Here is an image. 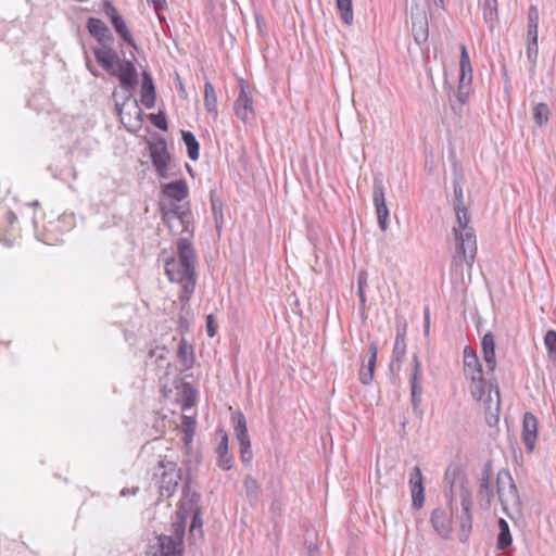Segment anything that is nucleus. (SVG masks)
Here are the masks:
<instances>
[{"instance_id": "nucleus-1", "label": "nucleus", "mask_w": 556, "mask_h": 556, "mask_svg": "<svg viewBox=\"0 0 556 556\" xmlns=\"http://www.w3.org/2000/svg\"><path fill=\"white\" fill-rule=\"evenodd\" d=\"M444 495L451 513L435 508L431 514V523L434 530L446 539L452 533V518L455 516L460 526L462 539L466 540L472 527V496L466 475L456 466H448L445 470Z\"/></svg>"}, {"instance_id": "nucleus-2", "label": "nucleus", "mask_w": 556, "mask_h": 556, "mask_svg": "<svg viewBox=\"0 0 556 556\" xmlns=\"http://www.w3.org/2000/svg\"><path fill=\"white\" fill-rule=\"evenodd\" d=\"M94 56L99 65L111 76L119 80L121 87L126 91L123 103L115 101V111L119 117L121 123L127 128L131 129L132 121L131 113L125 112V109L130 105L136 116L135 127H139L141 123V110L136 99H132V90L138 85V73L131 61L121 60L117 52L112 48L104 46L93 50Z\"/></svg>"}, {"instance_id": "nucleus-3", "label": "nucleus", "mask_w": 556, "mask_h": 556, "mask_svg": "<svg viewBox=\"0 0 556 556\" xmlns=\"http://www.w3.org/2000/svg\"><path fill=\"white\" fill-rule=\"evenodd\" d=\"M454 210L456 222L453 226L455 252L452 257V270L463 273L464 265L471 271L477 255V238L475 229L469 225V216L464 204L463 187L454 182Z\"/></svg>"}, {"instance_id": "nucleus-4", "label": "nucleus", "mask_w": 556, "mask_h": 556, "mask_svg": "<svg viewBox=\"0 0 556 556\" xmlns=\"http://www.w3.org/2000/svg\"><path fill=\"white\" fill-rule=\"evenodd\" d=\"M198 263L197 252L188 238H179L176 242V256L165 262V274L169 281L181 287L179 300L187 303L195 289Z\"/></svg>"}, {"instance_id": "nucleus-5", "label": "nucleus", "mask_w": 556, "mask_h": 556, "mask_svg": "<svg viewBox=\"0 0 556 556\" xmlns=\"http://www.w3.org/2000/svg\"><path fill=\"white\" fill-rule=\"evenodd\" d=\"M154 478L159 485L160 496L168 498L175 493L181 481V470L175 462L162 459L154 471Z\"/></svg>"}, {"instance_id": "nucleus-6", "label": "nucleus", "mask_w": 556, "mask_h": 556, "mask_svg": "<svg viewBox=\"0 0 556 556\" xmlns=\"http://www.w3.org/2000/svg\"><path fill=\"white\" fill-rule=\"evenodd\" d=\"M496 494L504 513L519 511L521 502L517 486L507 470H500L496 476Z\"/></svg>"}, {"instance_id": "nucleus-7", "label": "nucleus", "mask_w": 556, "mask_h": 556, "mask_svg": "<svg viewBox=\"0 0 556 556\" xmlns=\"http://www.w3.org/2000/svg\"><path fill=\"white\" fill-rule=\"evenodd\" d=\"M472 81V67L469 54L465 45L460 46V60H459V79L456 92V99L459 105H464L470 93V86Z\"/></svg>"}, {"instance_id": "nucleus-8", "label": "nucleus", "mask_w": 556, "mask_h": 556, "mask_svg": "<svg viewBox=\"0 0 556 556\" xmlns=\"http://www.w3.org/2000/svg\"><path fill=\"white\" fill-rule=\"evenodd\" d=\"M164 222L167 223L172 231L180 227L179 233L193 235L192 213L180 205H174L168 212L163 214Z\"/></svg>"}, {"instance_id": "nucleus-9", "label": "nucleus", "mask_w": 556, "mask_h": 556, "mask_svg": "<svg viewBox=\"0 0 556 556\" xmlns=\"http://www.w3.org/2000/svg\"><path fill=\"white\" fill-rule=\"evenodd\" d=\"M184 530L176 531V536L160 535L156 546H152L150 556H181Z\"/></svg>"}, {"instance_id": "nucleus-10", "label": "nucleus", "mask_w": 556, "mask_h": 556, "mask_svg": "<svg viewBox=\"0 0 556 556\" xmlns=\"http://www.w3.org/2000/svg\"><path fill=\"white\" fill-rule=\"evenodd\" d=\"M372 202L375 205L378 225L381 231H386L389 227L390 212L386 203L384 187L381 179L374 180Z\"/></svg>"}, {"instance_id": "nucleus-11", "label": "nucleus", "mask_w": 556, "mask_h": 556, "mask_svg": "<svg viewBox=\"0 0 556 556\" xmlns=\"http://www.w3.org/2000/svg\"><path fill=\"white\" fill-rule=\"evenodd\" d=\"M149 151L152 164L161 178H167V166L170 160L165 140L161 139L157 142L149 144Z\"/></svg>"}, {"instance_id": "nucleus-12", "label": "nucleus", "mask_w": 556, "mask_h": 556, "mask_svg": "<svg viewBox=\"0 0 556 556\" xmlns=\"http://www.w3.org/2000/svg\"><path fill=\"white\" fill-rule=\"evenodd\" d=\"M240 93L233 103V110L239 119L247 123L254 114L253 99L249 91V86L243 79H240Z\"/></svg>"}, {"instance_id": "nucleus-13", "label": "nucleus", "mask_w": 556, "mask_h": 556, "mask_svg": "<svg viewBox=\"0 0 556 556\" xmlns=\"http://www.w3.org/2000/svg\"><path fill=\"white\" fill-rule=\"evenodd\" d=\"M408 485L412 493V506L419 509L425 503V488L421 470L418 466H415L410 473Z\"/></svg>"}, {"instance_id": "nucleus-14", "label": "nucleus", "mask_w": 556, "mask_h": 556, "mask_svg": "<svg viewBox=\"0 0 556 556\" xmlns=\"http://www.w3.org/2000/svg\"><path fill=\"white\" fill-rule=\"evenodd\" d=\"M538 419L532 414L527 412L522 419V442L527 448V452H533L538 438Z\"/></svg>"}, {"instance_id": "nucleus-15", "label": "nucleus", "mask_w": 556, "mask_h": 556, "mask_svg": "<svg viewBox=\"0 0 556 556\" xmlns=\"http://www.w3.org/2000/svg\"><path fill=\"white\" fill-rule=\"evenodd\" d=\"M420 377H421V363L418 356L415 354L413 356V372L410 375V395H412V405L413 409L416 412L421 403V393L422 389L420 386Z\"/></svg>"}, {"instance_id": "nucleus-16", "label": "nucleus", "mask_w": 556, "mask_h": 556, "mask_svg": "<svg viewBox=\"0 0 556 556\" xmlns=\"http://www.w3.org/2000/svg\"><path fill=\"white\" fill-rule=\"evenodd\" d=\"M106 14L110 16L111 24L116 34L128 45L136 47L135 39L129 31L124 18L119 15L116 8L108 3Z\"/></svg>"}, {"instance_id": "nucleus-17", "label": "nucleus", "mask_w": 556, "mask_h": 556, "mask_svg": "<svg viewBox=\"0 0 556 556\" xmlns=\"http://www.w3.org/2000/svg\"><path fill=\"white\" fill-rule=\"evenodd\" d=\"M477 498L478 504L483 509H489L494 500V490L488 467L483 470L482 477L479 480Z\"/></svg>"}, {"instance_id": "nucleus-18", "label": "nucleus", "mask_w": 556, "mask_h": 556, "mask_svg": "<svg viewBox=\"0 0 556 556\" xmlns=\"http://www.w3.org/2000/svg\"><path fill=\"white\" fill-rule=\"evenodd\" d=\"M219 442L216 447V464L223 470H230L232 468V455L229 453L228 435L225 430L217 431Z\"/></svg>"}, {"instance_id": "nucleus-19", "label": "nucleus", "mask_w": 556, "mask_h": 556, "mask_svg": "<svg viewBox=\"0 0 556 556\" xmlns=\"http://www.w3.org/2000/svg\"><path fill=\"white\" fill-rule=\"evenodd\" d=\"M464 358V374L466 379H475L476 377H482V365L478 358L475 350L470 346H465L463 351Z\"/></svg>"}, {"instance_id": "nucleus-20", "label": "nucleus", "mask_w": 556, "mask_h": 556, "mask_svg": "<svg viewBox=\"0 0 556 556\" xmlns=\"http://www.w3.org/2000/svg\"><path fill=\"white\" fill-rule=\"evenodd\" d=\"M87 28L90 35L103 45L102 47L106 46L105 43L113 41V36L109 27L100 18L89 17Z\"/></svg>"}, {"instance_id": "nucleus-21", "label": "nucleus", "mask_w": 556, "mask_h": 556, "mask_svg": "<svg viewBox=\"0 0 556 556\" xmlns=\"http://www.w3.org/2000/svg\"><path fill=\"white\" fill-rule=\"evenodd\" d=\"M162 192L165 197L175 202H181L189 194V189L186 180L180 179L164 184L162 186Z\"/></svg>"}, {"instance_id": "nucleus-22", "label": "nucleus", "mask_w": 556, "mask_h": 556, "mask_svg": "<svg viewBox=\"0 0 556 556\" xmlns=\"http://www.w3.org/2000/svg\"><path fill=\"white\" fill-rule=\"evenodd\" d=\"M377 362V344L370 342L368 345V361L359 369V381L363 384H369L374 378V371Z\"/></svg>"}, {"instance_id": "nucleus-23", "label": "nucleus", "mask_w": 556, "mask_h": 556, "mask_svg": "<svg viewBox=\"0 0 556 556\" xmlns=\"http://www.w3.org/2000/svg\"><path fill=\"white\" fill-rule=\"evenodd\" d=\"M483 359L490 371L496 368L495 340L492 332H486L481 340Z\"/></svg>"}, {"instance_id": "nucleus-24", "label": "nucleus", "mask_w": 556, "mask_h": 556, "mask_svg": "<svg viewBox=\"0 0 556 556\" xmlns=\"http://www.w3.org/2000/svg\"><path fill=\"white\" fill-rule=\"evenodd\" d=\"M141 103L147 109H152L155 104V88L152 77L148 73H143L142 86H141Z\"/></svg>"}, {"instance_id": "nucleus-25", "label": "nucleus", "mask_w": 556, "mask_h": 556, "mask_svg": "<svg viewBox=\"0 0 556 556\" xmlns=\"http://www.w3.org/2000/svg\"><path fill=\"white\" fill-rule=\"evenodd\" d=\"M482 12L485 24L493 30L498 20L497 0H483Z\"/></svg>"}, {"instance_id": "nucleus-26", "label": "nucleus", "mask_w": 556, "mask_h": 556, "mask_svg": "<svg viewBox=\"0 0 556 556\" xmlns=\"http://www.w3.org/2000/svg\"><path fill=\"white\" fill-rule=\"evenodd\" d=\"M204 105L206 112L212 115L214 118L217 117V96L213 85L210 81H205L204 84Z\"/></svg>"}, {"instance_id": "nucleus-27", "label": "nucleus", "mask_w": 556, "mask_h": 556, "mask_svg": "<svg viewBox=\"0 0 556 556\" xmlns=\"http://www.w3.org/2000/svg\"><path fill=\"white\" fill-rule=\"evenodd\" d=\"M181 137L187 147L189 159H191L192 161H197L200 155V144L195 136L191 131L181 130Z\"/></svg>"}, {"instance_id": "nucleus-28", "label": "nucleus", "mask_w": 556, "mask_h": 556, "mask_svg": "<svg viewBox=\"0 0 556 556\" xmlns=\"http://www.w3.org/2000/svg\"><path fill=\"white\" fill-rule=\"evenodd\" d=\"M526 54H527V59L530 63L529 72L532 76H534L535 71H536L538 58H539L538 38H527Z\"/></svg>"}, {"instance_id": "nucleus-29", "label": "nucleus", "mask_w": 556, "mask_h": 556, "mask_svg": "<svg viewBox=\"0 0 556 556\" xmlns=\"http://www.w3.org/2000/svg\"><path fill=\"white\" fill-rule=\"evenodd\" d=\"M177 354L186 369L192 367L194 362L193 349L185 339L179 341Z\"/></svg>"}, {"instance_id": "nucleus-30", "label": "nucleus", "mask_w": 556, "mask_h": 556, "mask_svg": "<svg viewBox=\"0 0 556 556\" xmlns=\"http://www.w3.org/2000/svg\"><path fill=\"white\" fill-rule=\"evenodd\" d=\"M539 10L531 5L528 11L527 38H538L539 36Z\"/></svg>"}, {"instance_id": "nucleus-31", "label": "nucleus", "mask_w": 556, "mask_h": 556, "mask_svg": "<svg viewBox=\"0 0 556 556\" xmlns=\"http://www.w3.org/2000/svg\"><path fill=\"white\" fill-rule=\"evenodd\" d=\"M498 530L497 548L505 549L511 544L513 538L509 531V526L503 518L498 520Z\"/></svg>"}, {"instance_id": "nucleus-32", "label": "nucleus", "mask_w": 556, "mask_h": 556, "mask_svg": "<svg viewBox=\"0 0 556 556\" xmlns=\"http://www.w3.org/2000/svg\"><path fill=\"white\" fill-rule=\"evenodd\" d=\"M336 4L342 22L352 25L354 20L352 0H337Z\"/></svg>"}, {"instance_id": "nucleus-33", "label": "nucleus", "mask_w": 556, "mask_h": 556, "mask_svg": "<svg viewBox=\"0 0 556 556\" xmlns=\"http://www.w3.org/2000/svg\"><path fill=\"white\" fill-rule=\"evenodd\" d=\"M532 117L536 125L542 126L548 122L549 109L546 103L540 102L533 106Z\"/></svg>"}, {"instance_id": "nucleus-34", "label": "nucleus", "mask_w": 556, "mask_h": 556, "mask_svg": "<svg viewBox=\"0 0 556 556\" xmlns=\"http://www.w3.org/2000/svg\"><path fill=\"white\" fill-rule=\"evenodd\" d=\"M470 381L469 391L471 396L476 401H481L485 395V382L482 377H476L475 379H468Z\"/></svg>"}, {"instance_id": "nucleus-35", "label": "nucleus", "mask_w": 556, "mask_h": 556, "mask_svg": "<svg viewBox=\"0 0 556 556\" xmlns=\"http://www.w3.org/2000/svg\"><path fill=\"white\" fill-rule=\"evenodd\" d=\"M211 206H212V213H213V216L215 219L216 228L219 229L222 227V224L224 220L223 202L214 192H211Z\"/></svg>"}, {"instance_id": "nucleus-36", "label": "nucleus", "mask_w": 556, "mask_h": 556, "mask_svg": "<svg viewBox=\"0 0 556 556\" xmlns=\"http://www.w3.org/2000/svg\"><path fill=\"white\" fill-rule=\"evenodd\" d=\"M544 343L548 352L549 361L556 367V331L548 330L544 336Z\"/></svg>"}, {"instance_id": "nucleus-37", "label": "nucleus", "mask_w": 556, "mask_h": 556, "mask_svg": "<svg viewBox=\"0 0 556 556\" xmlns=\"http://www.w3.org/2000/svg\"><path fill=\"white\" fill-rule=\"evenodd\" d=\"M181 427L184 430V441L188 445L193 440L194 429H195V420L190 416H182Z\"/></svg>"}, {"instance_id": "nucleus-38", "label": "nucleus", "mask_w": 556, "mask_h": 556, "mask_svg": "<svg viewBox=\"0 0 556 556\" xmlns=\"http://www.w3.org/2000/svg\"><path fill=\"white\" fill-rule=\"evenodd\" d=\"M235 434L239 442L250 441L247 421L242 414L238 415L237 424L235 426Z\"/></svg>"}, {"instance_id": "nucleus-39", "label": "nucleus", "mask_w": 556, "mask_h": 556, "mask_svg": "<svg viewBox=\"0 0 556 556\" xmlns=\"http://www.w3.org/2000/svg\"><path fill=\"white\" fill-rule=\"evenodd\" d=\"M182 409H189L195 404V391L189 383H184Z\"/></svg>"}, {"instance_id": "nucleus-40", "label": "nucleus", "mask_w": 556, "mask_h": 556, "mask_svg": "<svg viewBox=\"0 0 556 556\" xmlns=\"http://www.w3.org/2000/svg\"><path fill=\"white\" fill-rule=\"evenodd\" d=\"M243 484H244V489L247 492V496L250 500H256L258 496V485H257L256 480L254 478H252L251 476H248V477H245Z\"/></svg>"}, {"instance_id": "nucleus-41", "label": "nucleus", "mask_w": 556, "mask_h": 556, "mask_svg": "<svg viewBox=\"0 0 556 556\" xmlns=\"http://www.w3.org/2000/svg\"><path fill=\"white\" fill-rule=\"evenodd\" d=\"M240 458L243 464H250L252 460L251 441L239 442Z\"/></svg>"}, {"instance_id": "nucleus-42", "label": "nucleus", "mask_w": 556, "mask_h": 556, "mask_svg": "<svg viewBox=\"0 0 556 556\" xmlns=\"http://www.w3.org/2000/svg\"><path fill=\"white\" fill-rule=\"evenodd\" d=\"M149 118L151 121V123L159 129L163 130V131H166L168 126H167V119H166V116L164 113L162 112H159L157 114H150L149 115Z\"/></svg>"}, {"instance_id": "nucleus-43", "label": "nucleus", "mask_w": 556, "mask_h": 556, "mask_svg": "<svg viewBox=\"0 0 556 556\" xmlns=\"http://www.w3.org/2000/svg\"><path fill=\"white\" fill-rule=\"evenodd\" d=\"M406 345L405 343L402 344V342H399V340H395L393 353H392V366L394 363H401L402 357L405 355Z\"/></svg>"}, {"instance_id": "nucleus-44", "label": "nucleus", "mask_w": 556, "mask_h": 556, "mask_svg": "<svg viewBox=\"0 0 556 556\" xmlns=\"http://www.w3.org/2000/svg\"><path fill=\"white\" fill-rule=\"evenodd\" d=\"M217 332V327L215 324L214 316L212 314L206 316V333L210 338L215 337Z\"/></svg>"}, {"instance_id": "nucleus-45", "label": "nucleus", "mask_w": 556, "mask_h": 556, "mask_svg": "<svg viewBox=\"0 0 556 556\" xmlns=\"http://www.w3.org/2000/svg\"><path fill=\"white\" fill-rule=\"evenodd\" d=\"M430 333V309L428 306L424 309V334L428 337Z\"/></svg>"}, {"instance_id": "nucleus-46", "label": "nucleus", "mask_w": 556, "mask_h": 556, "mask_svg": "<svg viewBox=\"0 0 556 556\" xmlns=\"http://www.w3.org/2000/svg\"><path fill=\"white\" fill-rule=\"evenodd\" d=\"M200 529L202 528V518H201V514L199 510L194 511L193 516H192V521H191V526H190V531H194V529Z\"/></svg>"}, {"instance_id": "nucleus-47", "label": "nucleus", "mask_w": 556, "mask_h": 556, "mask_svg": "<svg viewBox=\"0 0 556 556\" xmlns=\"http://www.w3.org/2000/svg\"><path fill=\"white\" fill-rule=\"evenodd\" d=\"M148 3H151L155 11L163 10L166 7V0H147Z\"/></svg>"}, {"instance_id": "nucleus-48", "label": "nucleus", "mask_w": 556, "mask_h": 556, "mask_svg": "<svg viewBox=\"0 0 556 556\" xmlns=\"http://www.w3.org/2000/svg\"><path fill=\"white\" fill-rule=\"evenodd\" d=\"M405 333H406V324H403V328L400 329V326H397V333L395 340H399V342L405 343Z\"/></svg>"}, {"instance_id": "nucleus-49", "label": "nucleus", "mask_w": 556, "mask_h": 556, "mask_svg": "<svg viewBox=\"0 0 556 556\" xmlns=\"http://www.w3.org/2000/svg\"><path fill=\"white\" fill-rule=\"evenodd\" d=\"M138 491V488H130V489H123L121 491V495L122 496H126V495H135Z\"/></svg>"}, {"instance_id": "nucleus-50", "label": "nucleus", "mask_w": 556, "mask_h": 556, "mask_svg": "<svg viewBox=\"0 0 556 556\" xmlns=\"http://www.w3.org/2000/svg\"><path fill=\"white\" fill-rule=\"evenodd\" d=\"M365 282H366V273H365V271H362V273L359 274V276H358V289H359L361 287H363V288H364Z\"/></svg>"}, {"instance_id": "nucleus-51", "label": "nucleus", "mask_w": 556, "mask_h": 556, "mask_svg": "<svg viewBox=\"0 0 556 556\" xmlns=\"http://www.w3.org/2000/svg\"><path fill=\"white\" fill-rule=\"evenodd\" d=\"M358 296H359L361 304L365 305L366 298H365V294H364L363 287H361L359 290H358Z\"/></svg>"}, {"instance_id": "nucleus-52", "label": "nucleus", "mask_w": 556, "mask_h": 556, "mask_svg": "<svg viewBox=\"0 0 556 556\" xmlns=\"http://www.w3.org/2000/svg\"><path fill=\"white\" fill-rule=\"evenodd\" d=\"M495 395H496V409H498L500 406V390L497 387H495Z\"/></svg>"}, {"instance_id": "nucleus-53", "label": "nucleus", "mask_w": 556, "mask_h": 556, "mask_svg": "<svg viewBox=\"0 0 556 556\" xmlns=\"http://www.w3.org/2000/svg\"><path fill=\"white\" fill-rule=\"evenodd\" d=\"M433 3L439 7V8H443L444 5V0H433Z\"/></svg>"}, {"instance_id": "nucleus-54", "label": "nucleus", "mask_w": 556, "mask_h": 556, "mask_svg": "<svg viewBox=\"0 0 556 556\" xmlns=\"http://www.w3.org/2000/svg\"><path fill=\"white\" fill-rule=\"evenodd\" d=\"M161 350V354L157 355L159 358H163V352L165 351V349H160Z\"/></svg>"}, {"instance_id": "nucleus-55", "label": "nucleus", "mask_w": 556, "mask_h": 556, "mask_svg": "<svg viewBox=\"0 0 556 556\" xmlns=\"http://www.w3.org/2000/svg\"><path fill=\"white\" fill-rule=\"evenodd\" d=\"M87 66H88V68L90 70V72L93 74V76H97V73H94V72L91 70V67H90L89 63H87Z\"/></svg>"}, {"instance_id": "nucleus-56", "label": "nucleus", "mask_w": 556, "mask_h": 556, "mask_svg": "<svg viewBox=\"0 0 556 556\" xmlns=\"http://www.w3.org/2000/svg\"><path fill=\"white\" fill-rule=\"evenodd\" d=\"M150 355H151V356L156 355V351H151Z\"/></svg>"}, {"instance_id": "nucleus-57", "label": "nucleus", "mask_w": 556, "mask_h": 556, "mask_svg": "<svg viewBox=\"0 0 556 556\" xmlns=\"http://www.w3.org/2000/svg\"><path fill=\"white\" fill-rule=\"evenodd\" d=\"M180 91L185 92L184 86L180 84Z\"/></svg>"}, {"instance_id": "nucleus-58", "label": "nucleus", "mask_w": 556, "mask_h": 556, "mask_svg": "<svg viewBox=\"0 0 556 556\" xmlns=\"http://www.w3.org/2000/svg\"><path fill=\"white\" fill-rule=\"evenodd\" d=\"M488 399H489V401H491V400H492V397H491V391H490V392H489V394H488Z\"/></svg>"}, {"instance_id": "nucleus-59", "label": "nucleus", "mask_w": 556, "mask_h": 556, "mask_svg": "<svg viewBox=\"0 0 556 556\" xmlns=\"http://www.w3.org/2000/svg\"><path fill=\"white\" fill-rule=\"evenodd\" d=\"M188 172L191 173V167L187 165Z\"/></svg>"}]
</instances>
